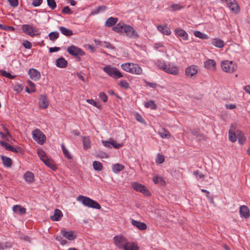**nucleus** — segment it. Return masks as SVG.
<instances>
[{
    "mask_svg": "<svg viewBox=\"0 0 250 250\" xmlns=\"http://www.w3.org/2000/svg\"><path fill=\"white\" fill-rule=\"evenodd\" d=\"M107 9L106 6L104 5H102L98 7L96 9H95L94 13L95 14H98L100 12L104 11Z\"/></svg>",
    "mask_w": 250,
    "mask_h": 250,
    "instance_id": "obj_59",
    "label": "nucleus"
},
{
    "mask_svg": "<svg viewBox=\"0 0 250 250\" xmlns=\"http://www.w3.org/2000/svg\"><path fill=\"white\" fill-rule=\"evenodd\" d=\"M153 181L155 184L159 185L160 186H165L166 185V182L164 178L158 175L153 177Z\"/></svg>",
    "mask_w": 250,
    "mask_h": 250,
    "instance_id": "obj_30",
    "label": "nucleus"
},
{
    "mask_svg": "<svg viewBox=\"0 0 250 250\" xmlns=\"http://www.w3.org/2000/svg\"><path fill=\"white\" fill-rule=\"evenodd\" d=\"M198 72V67L194 65L188 66L185 69V75L187 78L193 79L196 77Z\"/></svg>",
    "mask_w": 250,
    "mask_h": 250,
    "instance_id": "obj_10",
    "label": "nucleus"
},
{
    "mask_svg": "<svg viewBox=\"0 0 250 250\" xmlns=\"http://www.w3.org/2000/svg\"><path fill=\"white\" fill-rule=\"evenodd\" d=\"M86 101L88 104H91L98 108H101V105L93 99H87Z\"/></svg>",
    "mask_w": 250,
    "mask_h": 250,
    "instance_id": "obj_54",
    "label": "nucleus"
},
{
    "mask_svg": "<svg viewBox=\"0 0 250 250\" xmlns=\"http://www.w3.org/2000/svg\"><path fill=\"white\" fill-rule=\"evenodd\" d=\"M24 179L26 182L31 183L34 181V174L30 171H27L24 174Z\"/></svg>",
    "mask_w": 250,
    "mask_h": 250,
    "instance_id": "obj_33",
    "label": "nucleus"
},
{
    "mask_svg": "<svg viewBox=\"0 0 250 250\" xmlns=\"http://www.w3.org/2000/svg\"><path fill=\"white\" fill-rule=\"evenodd\" d=\"M48 6L52 9H55L57 7V4L54 0H47Z\"/></svg>",
    "mask_w": 250,
    "mask_h": 250,
    "instance_id": "obj_51",
    "label": "nucleus"
},
{
    "mask_svg": "<svg viewBox=\"0 0 250 250\" xmlns=\"http://www.w3.org/2000/svg\"><path fill=\"white\" fill-rule=\"evenodd\" d=\"M123 250H139V247L137 243L134 242L128 241Z\"/></svg>",
    "mask_w": 250,
    "mask_h": 250,
    "instance_id": "obj_25",
    "label": "nucleus"
},
{
    "mask_svg": "<svg viewBox=\"0 0 250 250\" xmlns=\"http://www.w3.org/2000/svg\"><path fill=\"white\" fill-rule=\"evenodd\" d=\"M43 163L53 170H56L57 167L54 161L48 157L43 161Z\"/></svg>",
    "mask_w": 250,
    "mask_h": 250,
    "instance_id": "obj_23",
    "label": "nucleus"
},
{
    "mask_svg": "<svg viewBox=\"0 0 250 250\" xmlns=\"http://www.w3.org/2000/svg\"><path fill=\"white\" fill-rule=\"evenodd\" d=\"M216 64L215 61L212 59H208L204 62L205 67L208 69H215L216 68Z\"/></svg>",
    "mask_w": 250,
    "mask_h": 250,
    "instance_id": "obj_26",
    "label": "nucleus"
},
{
    "mask_svg": "<svg viewBox=\"0 0 250 250\" xmlns=\"http://www.w3.org/2000/svg\"><path fill=\"white\" fill-rule=\"evenodd\" d=\"M131 74L135 75H142L143 71L141 66L136 63H132Z\"/></svg>",
    "mask_w": 250,
    "mask_h": 250,
    "instance_id": "obj_20",
    "label": "nucleus"
},
{
    "mask_svg": "<svg viewBox=\"0 0 250 250\" xmlns=\"http://www.w3.org/2000/svg\"><path fill=\"white\" fill-rule=\"evenodd\" d=\"M118 21V19L117 18L110 17L106 20L104 25L108 27H111L116 24Z\"/></svg>",
    "mask_w": 250,
    "mask_h": 250,
    "instance_id": "obj_34",
    "label": "nucleus"
},
{
    "mask_svg": "<svg viewBox=\"0 0 250 250\" xmlns=\"http://www.w3.org/2000/svg\"><path fill=\"white\" fill-rule=\"evenodd\" d=\"M102 144L103 145L107 147H111V145L115 148H119L122 146V144H118L116 141L110 139L109 141H102Z\"/></svg>",
    "mask_w": 250,
    "mask_h": 250,
    "instance_id": "obj_15",
    "label": "nucleus"
},
{
    "mask_svg": "<svg viewBox=\"0 0 250 250\" xmlns=\"http://www.w3.org/2000/svg\"><path fill=\"white\" fill-rule=\"evenodd\" d=\"M193 175L196 177L198 180L203 179L205 178V175L200 172L199 170H197L193 172Z\"/></svg>",
    "mask_w": 250,
    "mask_h": 250,
    "instance_id": "obj_50",
    "label": "nucleus"
},
{
    "mask_svg": "<svg viewBox=\"0 0 250 250\" xmlns=\"http://www.w3.org/2000/svg\"><path fill=\"white\" fill-rule=\"evenodd\" d=\"M42 2V0H33L32 5L34 7H38L40 6Z\"/></svg>",
    "mask_w": 250,
    "mask_h": 250,
    "instance_id": "obj_63",
    "label": "nucleus"
},
{
    "mask_svg": "<svg viewBox=\"0 0 250 250\" xmlns=\"http://www.w3.org/2000/svg\"><path fill=\"white\" fill-rule=\"evenodd\" d=\"M165 161V157L164 155L158 154L156 159L155 162L157 164H161Z\"/></svg>",
    "mask_w": 250,
    "mask_h": 250,
    "instance_id": "obj_53",
    "label": "nucleus"
},
{
    "mask_svg": "<svg viewBox=\"0 0 250 250\" xmlns=\"http://www.w3.org/2000/svg\"><path fill=\"white\" fill-rule=\"evenodd\" d=\"M0 145L2 146L5 147V149L9 151H11V149H10V148L13 147L12 146H11L9 144L7 143L6 142L3 141H1L0 142Z\"/></svg>",
    "mask_w": 250,
    "mask_h": 250,
    "instance_id": "obj_56",
    "label": "nucleus"
},
{
    "mask_svg": "<svg viewBox=\"0 0 250 250\" xmlns=\"http://www.w3.org/2000/svg\"><path fill=\"white\" fill-rule=\"evenodd\" d=\"M37 153L40 159L43 162L48 158L45 152L41 149H38Z\"/></svg>",
    "mask_w": 250,
    "mask_h": 250,
    "instance_id": "obj_45",
    "label": "nucleus"
},
{
    "mask_svg": "<svg viewBox=\"0 0 250 250\" xmlns=\"http://www.w3.org/2000/svg\"><path fill=\"white\" fill-rule=\"evenodd\" d=\"M23 46L27 49H30L32 47V44L28 41H25L23 43Z\"/></svg>",
    "mask_w": 250,
    "mask_h": 250,
    "instance_id": "obj_64",
    "label": "nucleus"
},
{
    "mask_svg": "<svg viewBox=\"0 0 250 250\" xmlns=\"http://www.w3.org/2000/svg\"><path fill=\"white\" fill-rule=\"evenodd\" d=\"M124 168L125 167L124 166L118 163L112 165V171L113 172L116 173L122 171Z\"/></svg>",
    "mask_w": 250,
    "mask_h": 250,
    "instance_id": "obj_37",
    "label": "nucleus"
},
{
    "mask_svg": "<svg viewBox=\"0 0 250 250\" xmlns=\"http://www.w3.org/2000/svg\"><path fill=\"white\" fill-rule=\"evenodd\" d=\"M155 65L159 69L164 71L167 64L165 61L158 60L154 62Z\"/></svg>",
    "mask_w": 250,
    "mask_h": 250,
    "instance_id": "obj_41",
    "label": "nucleus"
},
{
    "mask_svg": "<svg viewBox=\"0 0 250 250\" xmlns=\"http://www.w3.org/2000/svg\"><path fill=\"white\" fill-rule=\"evenodd\" d=\"M131 224L141 230H146L147 228V226L145 223L141 222L133 219L131 221Z\"/></svg>",
    "mask_w": 250,
    "mask_h": 250,
    "instance_id": "obj_22",
    "label": "nucleus"
},
{
    "mask_svg": "<svg viewBox=\"0 0 250 250\" xmlns=\"http://www.w3.org/2000/svg\"><path fill=\"white\" fill-rule=\"evenodd\" d=\"M99 97L100 99L103 101V102L105 103L107 101L108 97L106 94L104 92H101L99 93Z\"/></svg>",
    "mask_w": 250,
    "mask_h": 250,
    "instance_id": "obj_57",
    "label": "nucleus"
},
{
    "mask_svg": "<svg viewBox=\"0 0 250 250\" xmlns=\"http://www.w3.org/2000/svg\"><path fill=\"white\" fill-rule=\"evenodd\" d=\"M132 63L131 62L124 63L121 65V67L124 71L131 73Z\"/></svg>",
    "mask_w": 250,
    "mask_h": 250,
    "instance_id": "obj_38",
    "label": "nucleus"
},
{
    "mask_svg": "<svg viewBox=\"0 0 250 250\" xmlns=\"http://www.w3.org/2000/svg\"><path fill=\"white\" fill-rule=\"evenodd\" d=\"M131 187L134 190L141 192L145 196H149L151 195L150 192L148 190L146 187L138 182L132 183Z\"/></svg>",
    "mask_w": 250,
    "mask_h": 250,
    "instance_id": "obj_7",
    "label": "nucleus"
},
{
    "mask_svg": "<svg viewBox=\"0 0 250 250\" xmlns=\"http://www.w3.org/2000/svg\"><path fill=\"white\" fill-rule=\"evenodd\" d=\"M67 51L69 54L76 57H80L85 55V52L82 49L73 45L68 47Z\"/></svg>",
    "mask_w": 250,
    "mask_h": 250,
    "instance_id": "obj_9",
    "label": "nucleus"
},
{
    "mask_svg": "<svg viewBox=\"0 0 250 250\" xmlns=\"http://www.w3.org/2000/svg\"><path fill=\"white\" fill-rule=\"evenodd\" d=\"M119 85L124 89H127L129 88V83L126 80H120L119 83Z\"/></svg>",
    "mask_w": 250,
    "mask_h": 250,
    "instance_id": "obj_48",
    "label": "nucleus"
},
{
    "mask_svg": "<svg viewBox=\"0 0 250 250\" xmlns=\"http://www.w3.org/2000/svg\"><path fill=\"white\" fill-rule=\"evenodd\" d=\"M229 9L234 13L239 12L240 8L235 0H224Z\"/></svg>",
    "mask_w": 250,
    "mask_h": 250,
    "instance_id": "obj_11",
    "label": "nucleus"
},
{
    "mask_svg": "<svg viewBox=\"0 0 250 250\" xmlns=\"http://www.w3.org/2000/svg\"><path fill=\"white\" fill-rule=\"evenodd\" d=\"M158 134L163 139H169L171 137L169 132L165 129H163L162 131L159 132Z\"/></svg>",
    "mask_w": 250,
    "mask_h": 250,
    "instance_id": "obj_39",
    "label": "nucleus"
},
{
    "mask_svg": "<svg viewBox=\"0 0 250 250\" xmlns=\"http://www.w3.org/2000/svg\"><path fill=\"white\" fill-rule=\"evenodd\" d=\"M145 106L146 108H150L151 109H155L157 108V105L153 101L146 102Z\"/></svg>",
    "mask_w": 250,
    "mask_h": 250,
    "instance_id": "obj_47",
    "label": "nucleus"
},
{
    "mask_svg": "<svg viewBox=\"0 0 250 250\" xmlns=\"http://www.w3.org/2000/svg\"><path fill=\"white\" fill-rule=\"evenodd\" d=\"M28 75L30 78L35 81L39 80L41 78L40 72L34 68H30L29 70Z\"/></svg>",
    "mask_w": 250,
    "mask_h": 250,
    "instance_id": "obj_16",
    "label": "nucleus"
},
{
    "mask_svg": "<svg viewBox=\"0 0 250 250\" xmlns=\"http://www.w3.org/2000/svg\"><path fill=\"white\" fill-rule=\"evenodd\" d=\"M157 29L164 35L169 36L171 34L170 28L167 24L159 25L157 26Z\"/></svg>",
    "mask_w": 250,
    "mask_h": 250,
    "instance_id": "obj_18",
    "label": "nucleus"
},
{
    "mask_svg": "<svg viewBox=\"0 0 250 250\" xmlns=\"http://www.w3.org/2000/svg\"><path fill=\"white\" fill-rule=\"evenodd\" d=\"M221 68L226 73H232L237 69V64L231 61L224 60L221 63Z\"/></svg>",
    "mask_w": 250,
    "mask_h": 250,
    "instance_id": "obj_3",
    "label": "nucleus"
},
{
    "mask_svg": "<svg viewBox=\"0 0 250 250\" xmlns=\"http://www.w3.org/2000/svg\"><path fill=\"white\" fill-rule=\"evenodd\" d=\"M229 140L232 142H235L237 138V132L236 133L232 132L230 130L229 131Z\"/></svg>",
    "mask_w": 250,
    "mask_h": 250,
    "instance_id": "obj_49",
    "label": "nucleus"
},
{
    "mask_svg": "<svg viewBox=\"0 0 250 250\" xmlns=\"http://www.w3.org/2000/svg\"><path fill=\"white\" fill-rule=\"evenodd\" d=\"M170 7L174 11L180 10L183 8V7L179 4H173Z\"/></svg>",
    "mask_w": 250,
    "mask_h": 250,
    "instance_id": "obj_61",
    "label": "nucleus"
},
{
    "mask_svg": "<svg viewBox=\"0 0 250 250\" xmlns=\"http://www.w3.org/2000/svg\"><path fill=\"white\" fill-rule=\"evenodd\" d=\"M210 42L213 46L219 48H223L225 45L224 41L219 38L212 39Z\"/></svg>",
    "mask_w": 250,
    "mask_h": 250,
    "instance_id": "obj_21",
    "label": "nucleus"
},
{
    "mask_svg": "<svg viewBox=\"0 0 250 250\" xmlns=\"http://www.w3.org/2000/svg\"><path fill=\"white\" fill-rule=\"evenodd\" d=\"M62 216V213L58 209H56L53 215L50 216V219L53 221H58Z\"/></svg>",
    "mask_w": 250,
    "mask_h": 250,
    "instance_id": "obj_31",
    "label": "nucleus"
},
{
    "mask_svg": "<svg viewBox=\"0 0 250 250\" xmlns=\"http://www.w3.org/2000/svg\"><path fill=\"white\" fill-rule=\"evenodd\" d=\"M49 105V101L47 96L41 95L39 99V106L41 109H46Z\"/></svg>",
    "mask_w": 250,
    "mask_h": 250,
    "instance_id": "obj_13",
    "label": "nucleus"
},
{
    "mask_svg": "<svg viewBox=\"0 0 250 250\" xmlns=\"http://www.w3.org/2000/svg\"><path fill=\"white\" fill-rule=\"evenodd\" d=\"M175 34L178 37L182 38L184 41H187L188 39V35L187 32L180 28L175 29Z\"/></svg>",
    "mask_w": 250,
    "mask_h": 250,
    "instance_id": "obj_14",
    "label": "nucleus"
},
{
    "mask_svg": "<svg viewBox=\"0 0 250 250\" xmlns=\"http://www.w3.org/2000/svg\"><path fill=\"white\" fill-rule=\"evenodd\" d=\"M112 30L121 34L125 33L127 37L130 38L137 39L139 37L138 33L133 27L123 22H120L116 24L112 28Z\"/></svg>",
    "mask_w": 250,
    "mask_h": 250,
    "instance_id": "obj_1",
    "label": "nucleus"
},
{
    "mask_svg": "<svg viewBox=\"0 0 250 250\" xmlns=\"http://www.w3.org/2000/svg\"><path fill=\"white\" fill-rule=\"evenodd\" d=\"M67 63V61L62 57L59 58L56 60V66L59 68H65Z\"/></svg>",
    "mask_w": 250,
    "mask_h": 250,
    "instance_id": "obj_28",
    "label": "nucleus"
},
{
    "mask_svg": "<svg viewBox=\"0 0 250 250\" xmlns=\"http://www.w3.org/2000/svg\"><path fill=\"white\" fill-rule=\"evenodd\" d=\"M0 73L1 75L3 77L8 78L10 79H12L14 78V76H12L10 73L6 72L5 70H1Z\"/></svg>",
    "mask_w": 250,
    "mask_h": 250,
    "instance_id": "obj_52",
    "label": "nucleus"
},
{
    "mask_svg": "<svg viewBox=\"0 0 250 250\" xmlns=\"http://www.w3.org/2000/svg\"><path fill=\"white\" fill-rule=\"evenodd\" d=\"M2 164L5 167H11L12 165V161L11 158L5 156H0Z\"/></svg>",
    "mask_w": 250,
    "mask_h": 250,
    "instance_id": "obj_29",
    "label": "nucleus"
},
{
    "mask_svg": "<svg viewBox=\"0 0 250 250\" xmlns=\"http://www.w3.org/2000/svg\"><path fill=\"white\" fill-rule=\"evenodd\" d=\"M93 168L97 171H101L103 168L102 163L96 161L93 162Z\"/></svg>",
    "mask_w": 250,
    "mask_h": 250,
    "instance_id": "obj_44",
    "label": "nucleus"
},
{
    "mask_svg": "<svg viewBox=\"0 0 250 250\" xmlns=\"http://www.w3.org/2000/svg\"><path fill=\"white\" fill-rule=\"evenodd\" d=\"M62 235L68 240L71 241L74 240L76 238V235L74 231H66L65 229L61 230Z\"/></svg>",
    "mask_w": 250,
    "mask_h": 250,
    "instance_id": "obj_17",
    "label": "nucleus"
},
{
    "mask_svg": "<svg viewBox=\"0 0 250 250\" xmlns=\"http://www.w3.org/2000/svg\"><path fill=\"white\" fill-rule=\"evenodd\" d=\"M28 85L30 87V91H34V92L36 91V86L35 84L29 80L27 82Z\"/></svg>",
    "mask_w": 250,
    "mask_h": 250,
    "instance_id": "obj_58",
    "label": "nucleus"
},
{
    "mask_svg": "<svg viewBox=\"0 0 250 250\" xmlns=\"http://www.w3.org/2000/svg\"><path fill=\"white\" fill-rule=\"evenodd\" d=\"M239 212L241 217L249 218L250 216V212L249 208L245 205L240 206Z\"/></svg>",
    "mask_w": 250,
    "mask_h": 250,
    "instance_id": "obj_19",
    "label": "nucleus"
},
{
    "mask_svg": "<svg viewBox=\"0 0 250 250\" xmlns=\"http://www.w3.org/2000/svg\"><path fill=\"white\" fill-rule=\"evenodd\" d=\"M10 5L13 7H16L18 5V0H8Z\"/></svg>",
    "mask_w": 250,
    "mask_h": 250,
    "instance_id": "obj_62",
    "label": "nucleus"
},
{
    "mask_svg": "<svg viewBox=\"0 0 250 250\" xmlns=\"http://www.w3.org/2000/svg\"><path fill=\"white\" fill-rule=\"evenodd\" d=\"M61 146L64 156L68 159H71L72 157L70 155L69 151L65 148L64 144L63 143L62 144Z\"/></svg>",
    "mask_w": 250,
    "mask_h": 250,
    "instance_id": "obj_43",
    "label": "nucleus"
},
{
    "mask_svg": "<svg viewBox=\"0 0 250 250\" xmlns=\"http://www.w3.org/2000/svg\"><path fill=\"white\" fill-rule=\"evenodd\" d=\"M3 132H0V136L1 138L6 141H9V139L11 138V135H10L8 130L5 126H3Z\"/></svg>",
    "mask_w": 250,
    "mask_h": 250,
    "instance_id": "obj_32",
    "label": "nucleus"
},
{
    "mask_svg": "<svg viewBox=\"0 0 250 250\" xmlns=\"http://www.w3.org/2000/svg\"><path fill=\"white\" fill-rule=\"evenodd\" d=\"M22 31L27 35L33 37L40 35L38 29L31 24H23L21 26Z\"/></svg>",
    "mask_w": 250,
    "mask_h": 250,
    "instance_id": "obj_6",
    "label": "nucleus"
},
{
    "mask_svg": "<svg viewBox=\"0 0 250 250\" xmlns=\"http://www.w3.org/2000/svg\"><path fill=\"white\" fill-rule=\"evenodd\" d=\"M13 211L18 213L19 215H23L26 213V208L21 207L20 205H14L13 207Z\"/></svg>",
    "mask_w": 250,
    "mask_h": 250,
    "instance_id": "obj_24",
    "label": "nucleus"
},
{
    "mask_svg": "<svg viewBox=\"0 0 250 250\" xmlns=\"http://www.w3.org/2000/svg\"><path fill=\"white\" fill-rule=\"evenodd\" d=\"M103 70L110 77L118 79L123 77L122 73L118 68L112 67L110 65H107L103 68Z\"/></svg>",
    "mask_w": 250,
    "mask_h": 250,
    "instance_id": "obj_4",
    "label": "nucleus"
},
{
    "mask_svg": "<svg viewBox=\"0 0 250 250\" xmlns=\"http://www.w3.org/2000/svg\"><path fill=\"white\" fill-rule=\"evenodd\" d=\"M77 201L81 202L84 206L88 208L98 209H100L101 208L100 205L97 202L86 196L79 195L77 197Z\"/></svg>",
    "mask_w": 250,
    "mask_h": 250,
    "instance_id": "obj_2",
    "label": "nucleus"
},
{
    "mask_svg": "<svg viewBox=\"0 0 250 250\" xmlns=\"http://www.w3.org/2000/svg\"><path fill=\"white\" fill-rule=\"evenodd\" d=\"M193 34L196 37L199 38L201 39L208 40L209 39V36L208 35L202 33L199 31H194Z\"/></svg>",
    "mask_w": 250,
    "mask_h": 250,
    "instance_id": "obj_40",
    "label": "nucleus"
},
{
    "mask_svg": "<svg viewBox=\"0 0 250 250\" xmlns=\"http://www.w3.org/2000/svg\"><path fill=\"white\" fill-rule=\"evenodd\" d=\"M237 138H238V143L241 145H244L246 140V137L244 133L241 130H237Z\"/></svg>",
    "mask_w": 250,
    "mask_h": 250,
    "instance_id": "obj_27",
    "label": "nucleus"
},
{
    "mask_svg": "<svg viewBox=\"0 0 250 250\" xmlns=\"http://www.w3.org/2000/svg\"><path fill=\"white\" fill-rule=\"evenodd\" d=\"M62 13L63 14H70L72 13L71 10L68 6L64 7L62 9Z\"/></svg>",
    "mask_w": 250,
    "mask_h": 250,
    "instance_id": "obj_60",
    "label": "nucleus"
},
{
    "mask_svg": "<svg viewBox=\"0 0 250 250\" xmlns=\"http://www.w3.org/2000/svg\"><path fill=\"white\" fill-rule=\"evenodd\" d=\"M23 87L21 84H16L13 87V89L17 93L21 92L23 90Z\"/></svg>",
    "mask_w": 250,
    "mask_h": 250,
    "instance_id": "obj_55",
    "label": "nucleus"
},
{
    "mask_svg": "<svg viewBox=\"0 0 250 250\" xmlns=\"http://www.w3.org/2000/svg\"><path fill=\"white\" fill-rule=\"evenodd\" d=\"M82 141L83 145V148L85 150H87L91 147V140L89 137H83Z\"/></svg>",
    "mask_w": 250,
    "mask_h": 250,
    "instance_id": "obj_35",
    "label": "nucleus"
},
{
    "mask_svg": "<svg viewBox=\"0 0 250 250\" xmlns=\"http://www.w3.org/2000/svg\"><path fill=\"white\" fill-rule=\"evenodd\" d=\"M154 47L155 49L158 50L160 52H166V49L162 42L156 43L154 44Z\"/></svg>",
    "mask_w": 250,
    "mask_h": 250,
    "instance_id": "obj_42",
    "label": "nucleus"
},
{
    "mask_svg": "<svg viewBox=\"0 0 250 250\" xmlns=\"http://www.w3.org/2000/svg\"><path fill=\"white\" fill-rule=\"evenodd\" d=\"M164 72L173 75H177L179 73V69L177 66L168 62L166 66Z\"/></svg>",
    "mask_w": 250,
    "mask_h": 250,
    "instance_id": "obj_12",
    "label": "nucleus"
},
{
    "mask_svg": "<svg viewBox=\"0 0 250 250\" xmlns=\"http://www.w3.org/2000/svg\"><path fill=\"white\" fill-rule=\"evenodd\" d=\"M49 40L52 42H54L59 37V33L58 32H52L48 35Z\"/></svg>",
    "mask_w": 250,
    "mask_h": 250,
    "instance_id": "obj_46",
    "label": "nucleus"
},
{
    "mask_svg": "<svg viewBox=\"0 0 250 250\" xmlns=\"http://www.w3.org/2000/svg\"><path fill=\"white\" fill-rule=\"evenodd\" d=\"M113 241L115 246L122 250H123L128 241L125 237L122 235L114 236Z\"/></svg>",
    "mask_w": 250,
    "mask_h": 250,
    "instance_id": "obj_5",
    "label": "nucleus"
},
{
    "mask_svg": "<svg viewBox=\"0 0 250 250\" xmlns=\"http://www.w3.org/2000/svg\"><path fill=\"white\" fill-rule=\"evenodd\" d=\"M59 29L61 32L67 37H70L73 35V31L63 26H59Z\"/></svg>",
    "mask_w": 250,
    "mask_h": 250,
    "instance_id": "obj_36",
    "label": "nucleus"
},
{
    "mask_svg": "<svg viewBox=\"0 0 250 250\" xmlns=\"http://www.w3.org/2000/svg\"><path fill=\"white\" fill-rule=\"evenodd\" d=\"M33 138L38 144H43L46 140V136L39 129H36L32 131Z\"/></svg>",
    "mask_w": 250,
    "mask_h": 250,
    "instance_id": "obj_8",
    "label": "nucleus"
}]
</instances>
